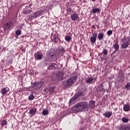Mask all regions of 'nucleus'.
<instances>
[{
	"label": "nucleus",
	"instance_id": "393cba45",
	"mask_svg": "<svg viewBox=\"0 0 130 130\" xmlns=\"http://www.w3.org/2000/svg\"><path fill=\"white\" fill-rule=\"evenodd\" d=\"M44 13V11L43 10H41L39 11H37L36 14H37V16L38 17L39 16H41V14H43Z\"/></svg>",
	"mask_w": 130,
	"mask_h": 130
},
{
	"label": "nucleus",
	"instance_id": "7ed1b4c3",
	"mask_svg": "<svg viewBox=\"0 0 130 130\" xmlns=\"http://www.w3.org/2000/svg\"><path fill=\"white\" fill-rule=\"evenodd\" d=\"M80 96H84V93L83 92H80L75 94V95L70 100L69 104H73V103H75V101L77 100Z\"/></svg>",
	"mask_w": 130,
	"mask_h": 130
},
{
	"label": "nucleus",
	"instance_id": "4468645a",
	"mask_svg": "<svg viewBox=\"0 0 130 130\" xmlns=\"http://www.w3.org/2000/svg\"><path fill=\"white\" fill-rule=\"evenodd\" d=\"M9 91H10L9 88H3L1 90V93L2 94H3V95H5V94H7V93H8V92H9Z\"/></svg>",
	"mask_w": 130,
	"mask_h": 130
},
{
	"label": "nucleus",
	"instance_id": "a19ab883",
	"mask_svg": "<svg viewBox=\"0 0 130 130\" xmlns=\"http://www.w3.org/2000/svg\"><path fill=\"white\" fill-rule=\"evenodd\" d=\"M53 39L54 40V42H55L56 43H57V42H56V37H54Z\"/></svg>",
	"mask_w": 130,
	"mask_h": 130
},
{
	"label": "nucleus",
	"instance_id": "412c9836",
	"mask_svg": "<svg viewBox=\"0 0 130 130\" xmlns=\"http://www.w3.org/2000/svg\"><path fill=\"white\" fill-rule=\"evenodd\" d=\"M37 110L35 108H32L29 110V113L31 114V115H34L35 113H36Z\"/></svg>",
	"mask_w": 130,
	"mask_h": 130
},
{
	"label": "nucleus",
	"instance_id": "9d476101",
	"mask_svg": "<svg viewBox=\"0 0 130 130\" xmlns=\"http://www.w3.org/2000/svg\"><path fill=\"white\" fill-rule=\"evenodd\" d=\"M92 37L90 38V42L91 44H94L96 42V38H97V33L93 32L92 35Z\"/></svg>",
	"mask_w": 130,
	"mask_h": 130
},
{
	"label": "nucleus",
	"instance_id": "5701e85b",
	"mask_svg": "<svg viewBox=\"0 0 130 130\" xmlns=\"http://www.w3.org/2000/svg\"><path fill=\"white\" fill-rule=\"evenodd\" d=\"M104 36V34L103 33L99 34L98 36V38L99 40H102V39H103Z\"/></svg>",
	"mask_w": 130,
	"mask_h": 130
},
{
	"label": "nucleus",
	"instance_id": "9b49d317",
	"mask_svg": "<svg viewBox=\"0 0 130 130\" xmlns=\"http://www.w3.org/2000/svg\"><path fill=\"white\" fill-rule=\"evenodd\" d=\"M48 69L49 70H55V69H57V64L55 63H51L49 64Z\"/></svg>",
	"mask_w": 130,
	"mask_h": 130
},
{
	"label": "nucleus",
	"instance_id": "f3484780",
	"mask_svg": "<svg viewBox=\"0 0 130 130\" xmlns=\"http://www.w3.org/2000/svg\"><path fill=\"white\" fill-rule=\"evenodd\" d=\"M104 89L103 88V84H100L99 87L96 88V91L98 92H103Z\"/></svg>",
	"mask_w": 130,
	"mask_h": 130
},
{
	"label": "nucleus",
	"instance_id": "4c0bfd02",
	"mask_svg": "<svg viewBox=\"0 0 130 130\" xmlns=\"http://www.w3.org/2000/svg\"><path fill=\"white\" fill-rule=\"evenodd\" d=\"M107 34L108 36H110L112 34V30H109V31H107Z\"/></svg>",
	"mask_w": 130,
	"mask_h": 130
},
{
	"label": "nucleus",
	"instance_id": "bb28decb",
	"mask_svg": "<svg viewBox=\"0 0 130 130\" xmlns=\"http://www.w3.org/2000/svg\"><path fill=\"white\" fill-rule=\"evenodd\" d=\"M30 13H32V9L26 10L24 12V14H25V15H28V14H30Z\"/></svg>",
	"mask_w": 130,
	"mask_h": 130
},
{
	"label": "nucleus",
	"instance_id": "f704fd0d",
	"mask_svg": "<svg viewBox=\"0 0 130 130\" xmlns=\"http://www.w3.org/2000/svg\"><path fill=\"white\" fill-rule=\"evenodd\" d=\"M16 35L19 36L21 34V30H17L15 32Z\"/></svg>",
	"mask_w": 130,
	"mask_h": 130
},
{
	"label": "nucleus",
	"instance_id": "2eb2a0df",
	"mask_svg": "<svg viewBox=\"0 0 130 130\" xmlns=\"http://www.w3.org/2000/svg\"><path fill=\"white\" fill-rule=\"evenodd\" d=\"M123 110H124V111H125L126 112H127V111H129V110H130L129 104H127L126 105H124Z\"/></svg>",
	"mask_w": 130,
	"mask_h": 130
},
{
	"label": "nucleus",
	"instance_id": "c9c22d12",
	"mask_svg": "<svg viewBox=\"0 0 130 130\" xmlns=\"http://www.w3.org/2000/svg\"><path fill=\"white\" fill-rule=\"evenodd\" d=\"M72 11V9L70 8H67V14L68 15L71 14V11Z\"/></svg>",
	"mask_w": 130,
	"mask_h": 130
},
{
	"label": "nucleus",
	"instance_id": "c756f323",
	"mask_svg": "<svg viewBox=\"0 0 130 130\" xmlns=\"http://www.w3.org/2000/svg\"><path fill=\"white\" fill-rule=\"evenodd\" d=\"M92 81H93V78H89L87 79L86 80L85 82H86V83H91V82H92Z\"/></svg>",
	"mask_w": 130,
	"mask_h": 130
},
{
	"label": "nucleus",
	"instance_id": "6ab92c4d",
	"mask_svg": "<svg viewBox=\"0 0 130 130\" xmlns=\"http://www.w3.org/2000/svg\"><path fill=\"white\" fill-rule=\"evenodd\" d=\"M119 130H126V125L121 124L118 127Z\"/></svg>",
	"mask_w": 130,
	"mask_h": 130
},
{
	"label": "nucleus",
	"instance_id": "4be33fe9",
	"mask_svg": "<svg viewBox=\"0 0 130 130\" xmlns=\"http://www.w3.org/2000/svg\"><path fill=\"white\" fill-rule=\"evenodd\" d=\"M122 121L124 123H127V122H128V121H129V119H128V118H126V117H123L122 118Z\"/></svg>",
	"mask_w": 130,
	"mask_h": 130
},
{
	"label": "nucleus",
	"instance_id": "6e6552de",
	"mask_svg": "<svg viewBox=\"0 0 130 130\" xmlns=\"http://www.w3.org/2000/svg\"><path fill=\"white\" fill-rule=\"evenodd\" d=\"M43 55V54H42V53L40 51H38L37 52L35 53L34 54L35 58L37 60H40L41 59H42Z\"/></svg>",
	"mask_w": 130,
	"mask_h": 130
},
{
	"label": "nucleus",
	"instance_id": "e433bc0d",
	"mask_svg": "<svg viewBox=\"0 0 130 130\" xmlns=\"http://www.w3.org/2000/svg\"><path fill=\"white\" fill-rule=\"evenodd\" d=\"M125 88H126V89H127V90H129L130 84L129 83H127L126 86H125Z\"/></svg>",
	"mask_w": 130,
	"mask_h": 130
},
{
	"label": "nucleus",
	"instance_id": "7c9ffc66",
	"mask_svg": "<svg viewBox=\"0 0 130 130\" xmlns=\"http://www.w3.org/2000/svg\"><path fill=\"white\" fill-rule=\"evenodd\" d=\"M8 123V122L6 120H3L1 123V125H6Z\"/></svg>",
	"mask_w": 130,
	"mask_h": 130
},
{
	"label": "nucleus",
	"instance_id": "2f4dec72",
	"mask_svg": "<svg viewBox=\"0 0 130 130\" xmlns=\"http://www.w3.org/2000/svg\"><path fill=\"white\" fill-rule=\"evenodd\" d=\"M34 98H35L34 95H33V94H31L28 96V99L29 100L31 101L34 99Z\"/></svg>",
	"mask_w": 130,
	"mask_h": 130
},
{
	"label": "nucleus",
	"instance_id": "aec40b11",
	"mask_svg": "<svg viewBox=\"0 0 130 130\" xmlns=\"http://www.w3.org/2000/svg\"><path fill=\"white\" fill-rule=\"evenodd\" d=\"M114 48H115V51H117L118 49H119V45H118V43L116 42L115 44L113 45Z\"/></svg>",
	"mask_w": 130,
	"mask_h": 130
},
{
	"label": "nucleus",
	"instance_id": "473e14b6",
	"mask_svg": "<svg viewBox=\"0 0 130 130\" xmlns=\"http://www.w3.org/2000/svg\"><path fill=\"white\" fill-rule=\"evenodd\" d=\"M65 52H66V50H64V48H62V49H60V53H61V54L62 55H63V53H64Z\"/></svg>",
	"mask_w": 130,
	"mask_h": 130
},
{
	"label": "nucleus",
	"instance_id": "ddd939ff",
	"mask_svg": "<svg viewBox=\"0 0 130 130\" xmlns=\"http://www.w3.org/2000/svg\"><path fill=\"white\" fill-rule=\"evenodd\" d=\"M104 115L105 117L110 118L112 116V111L107 112L104 114Z\"/></svg>",
	"mask_w": 130,
	"mask_h": 130
},
{
	"label": "nucleus",
	"instance_id": "37998d69",
	"mask_svg": "<svg viewBox=\"0 0 130 130\" xmlns=\"http://www.w3.org/2000/svg\"><path fill=\"white\" fill-rule=\"evenodd\" d=\"M47 90H48V89L47 88H46V89H44V91L45 92H47Z\"/></svg>",
	"mask_w": 130,
	"mask_h": 130
},
{
	"label": "nucleus",
	"instance_id": "a211bd4d",
	"mask_svg": "<svg viewBox=\"0 0 130 130\" xmlns=\"http://www.w3.org/2000/svg\"><path fill=\"white\" fill-rule=\"evenodd\" d=\"M92 14H96V13H100V9L97 8H93L91 10Z\"/></svg>",
	"mask_w": 130,
	"mask_h": 130
},
{
	"label": "nucleus",
	"instance_id": "f8f14e48",
	"mask_svg": "<svg viewBox=\"0 0 130 130\" xmlns=\"http://www.w3.org/2000/svg\"><path fill=\"white\" fill-rule=\"evenodd\" d=\"M71 18L72 21H77L79 19V15L77 13H73L71 15Z\"/></svg>",
	"mask_w": 130,
	"mask_h": 130
},
{
	"label": "nucleus",
	"instance_id": "f03ea898",
	"mask_svg": "<svg viewBox=\"0 0 130 130\" xmlns=\"http://www.w3.org/2000/svg\"><path fill=\"white\" fill-rule=\"evenodd\" d=\"M76 81H77V75L75 74H72L71 75L70 78L66 82L63 81L62 84L64 87L70 88L72 87L73 84L76 83Z\"/></svg>",
	"mask_w": 130,
	"mask_h": 130
},
{
	"label": "nucleus",
	"instance_id": "20e7f679",
	"mask_svg": "<svg viewBox=\"0 0 130 130\" xmlns=\"http://www.w3.org/2000/svg\"><path fill=\"white\" fill-rule=\"evenodd\" d=\"M121 42H122L121 45L122 48H127L128 45H129L130 40L129 39H126L125 37L123 39H121Z\"/></svg>",
	"mask_w": 130,
	"mask_h": 130
},
{
	"label": "nucleus",
	"instance_id": "a878e982",
	"mask_svg": "<svg viewBox=\"0 0 130 130\" xmlns=\"http://www.w3.org/2000/svg\"><path fill=\"white\" fill-rule=\"evenodd\" d=\"M65 40H66V41L67 42H70V41H71L72 40V37L69 36H65Z\"/></svg>",
	"mask_w": 130,
	"mask_h": 130
},
{
	"label": "nucleus",
	"instance_id": "cd10ccee",
	"mask_svg": "<svg viewBox=\"0 0 130 130\" xmlns=\"http://www.w3.org/2000/svg\"><path fill=\"white\" fill-rule=\"evenodd\" d=\"M37 17V14H36V12L34 13L31 14L30 18L31 19H35Z\"/></svg>",
	"mask_w": 130,
	"mask_h": 130
},
{
	"label": "nucleus",
	"instance_id": "ea45409f",
	"mask_svg": "<svg viewBox=\"0 0 130 130\" xmlns=\"http://www.w3.org/2000/svg\"><path fill=\"white\" fill-rule=\"evenodd\" d=\"M126 130H130V125L126 126Z\"/></svg>",
	"mask_w": 130,
	"mask_h": 130
},
{
	"label": "nucleus",
	"instance_id": "f257e3e1",
	"mask_svg": "<svg viewBox=\"0 0 130 130\" xmlns=\"http://www.w3.org/2000/svg\"><path fill=\"white\" fill-rule=\"evenodd\" d=\"M88 108H89L88 103L81 102L72 107V111L74 112H82L83 111H85Z\"/></svg>",
	"mask_w": 130,
	"mask_h": 130
},
{
	"label": "nucleus",
	"instance_id": "72a5a7b5",
	"mask_svg": "<svg viewBox=\"0 0 130 130\" xmlns=\"http://www.w3.org/2000/svg\"><path fill=\"white\" fill-rule=\"evenodd\" d=\"M103 53H104L105 54V55H107L108 53V50L104 49L103 50Z\"/></svg>",
	"mask_w": 130,
	"mask_h": 130
},
{
	"label": "nucleus",
	"instance_id": "dca6fc26",
	"mask_svg": "<svg viewBox=\"0 0 130 130\" xmlns=\"http://www.w3.org/2000/svg\"><path fill=\"white\" fill-rule=\"evenodd\" d=\"M88 107L90 108H94L95 107V101H90L89 102Z\"/></svg>",
	"mask_w": 130,
	"mask_h": 130
},
{
	"label": "nucleus",
	"instance_id": "423d86ee",
	"mask_svg": "<svg viewBox=\"0 0 130 130\" xmlns=\"http://www.w3.org/2000/svg\"><path fill=\"white\" fill-rule=\"evenodd\" d=\"M43 82H34L32 84V88L35 90H38V89H40L42 86H43Z\"/></svg>",
	"mask_w": 130,
	"mask_h": 130
},
{
	"label": "nucleus",
	"instance_id": "c03bdc74",
	"mask_svg": "<svg viewBox=\"0 0 130 130\" xmlns=\"http://www.w3.org/2000/svg\"><path fill=\"white\" fill-rule=\"evenodd\" d=\"M91 2H96V0H91Z\"/></svg>",
	"mask_w": 130,
	"mask_h": 130
},
{
	"label": "nucleus",
	"instance_id": "b1692460",
	"mask_svg": "<svg viewBox=\"0 0 130 130\" xmlns=\"http://www.w3.org/2000/svg\"><path fill=\"white\" fill-rule=\"evenodd\" d=\"M118 81L119 82H122L124 81V77L123 76V75L118 76Z\"/></svg>",
	"mask_w": 130,
	"mask_h": 130
},
{
	"label": "nucleus",
	"instance_id": "79ce46f5",
	"mask_svg": "<svg viewBox=\"0 0 130 130\" xmlns=\"http://www.w3.org/2000/svg\"><path fill=\"white\" fill-rule=\"evenodd\" d=\"M31 6H32V4H29L28 6H26V8H31Z\"/></svg>",
	"mask_w": 130,
	"mask_h": 130
},
{
	"label": "nucleus",
	"instance_id": "1a4fd4ad",
	"mask_svg": "<svg viewBox=\"0 0 130 130\" xmlns=\"http://www.w3.org/2000/svg\"><path fill=\"white\" fill-rule=\"evenodd\" d=\"M56 78L57 81H62L63 80V73L58 72L56 73Z\"/></svg>",
	"mask_w": 130,
	"mask_h": 130
},
{
	"label": "nucleus",
	"instance_id": "c85d7f7f",
	"mask_svg": "<svg viewBox=\"0 0 130 130\" xmlns=\"http://www.w3.org/2000/svg\"><path fill=\"white\" fill-rule=\"evenodd\" d=\"M42 114L43 115H47V114H48V111L46 110H44L42 112Z\"/></svg>",
	"mask_w": 130,
	"mask_h": 130
},
{
	"label": "nucleus",
	"instance_id": "0eeeda50",
	"mask_svg": "<svg viewBox=\"0 0 130 130\" xmlns=\"http://www.w3.org/2000/svg\"><path fill=\"white\" fill-rule=\"evenodd\" d=\"M13 25H14V21L10 20L4 24L3 28L5 30H9V29H10V28H11Z\"/></svg>",
	"mask_w": 130,
	"mask_h": 130
},
{
	"label": "nucleus",
	"instance_id": "39448f33",
	"mask_svg": "<svg viewBox=\"0 0 130 130\" xmlns=\"http://www.w3.org/2000/svg\"><path fill=\"white\" fill-rule=\"evenodd\" d=\"M49 60L50 61H55L57 59L55 51L53 50H51L49 52Z\"/></svg>",
	"mask_w": 130,
	"mask_h": 130
},
{
	"label": "nucleus",
	"instance_id": "58836bf2",
	"mask_svg": "<svg viewBox=\"0 0 130 130\" xmlns=\"http://www.w3.org/2000/svg\"><path fill=\"white\" fill-rule=\"evenodd\" d=\"M51 90L50 91V93L51 94V93H53V92H54V87H51Z\"/></svg>",
	"mask_w": 130,
	"mask_h": 130
}]
</instances>
